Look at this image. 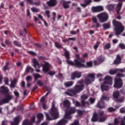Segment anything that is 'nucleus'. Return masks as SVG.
<instances>
[{"label":"nucleus","instance_id":"37","mask_svg":"<svg viewBox=\"0 0 125 125\" xmlns=\"http://www.w3.org/2000/svg\"><path fill=\"white\" fill-rule=\"evenodd\" d=\"M48 93H49V92L47 93L46 94L45 96L42 97L41 98V100H40L41 102H42V103L44 102V100H45V97H46V96H47L48 95Z\"/></svg>","mask_w":125,"mask_h":125},{"label":"nucleus","instance_id":"39","mask_svg":"<svg viewBox=\"0 0 125 125\" xmlns=\"http://www.w3.org/2000/svg\"><path fill=\"white\" fill-rule=\"evenodd\" d=\"M56 73V72H55V71H51L48 73V75H49L50 76H53L55 75Z\"/></svg>","mask_w":125,"mask_h":125},{"label":"nucleus","instance_id":"31","mask_svg":"<svg viewBox=\"0 0 125 125\" xmlns=\"http://www.w3.org/2000/svg\"><path fill=\"white\" fill-rule=\"evenodd\" d=\"M104 49H109V48H111V43H107L105 44V45L104 46Z\"/></svg>","mask_w":125,"mask_h":125},{"label":"nucleus","instance_id":"57","mask_svg":"<svg viewBox=\"0 0 125 125\" xmlns=\"http://www.w3.org/2000/svg\"><path fill=\"white\" fill-rule=\"evenodd\" d=\"M118 42H119V41L118 40H117V39H113L112 40V42L114 44L117 43Z\"/></svg>","mask_w":125,"mask_h":125},{"label":"nucleus","instance_id":"11","mask_svg":"<svg viewBox=\"0 0 125 125\" xmlns=\"http://www.w3.org/2000/svg\"><path fill=\"white\" fill-rule=\"evenodd\" d=\"M118 72H121V73H125V68L123 69L116 68L115 69H110L109 71V74L110 75H115L118 73Z\"/></svg>","mask_w":125,"mask_h":125},{"label":"nucleus","instance_id":"55","mask_svg":"<svg viewBox=\"0 0 125 125\" xmlns=\"http://www.w3.org/2000/svg\"><path fill=\"white\" fill-rule=\"evenodd\" d=\"M120 112L121 113H125V107H123L122 108H121Z\"/></svg>","mask_w":125,"mask_h":125},{"label":"nucleus","instance_id":"25","mask_svg":"<svg viewBox=\"0 0 125 125\" xmlns=\"http://www.w3.org/2000/svg\"><path fill=\"white\" fill-rule=\"evenodd\" d=\"M84 2L85 4H81V5L82 6V7H86L87 4H89V3L91 2V0H85Z\"/></svg>","mask_w":125,"mask_h":125},{"label":"nucleus","instance_id":"45","mask_svg":"<svg viewBox=\"0 0 125 125\" xmlns=\"http://www.w3.org/2000/svg\"><path fill=\"white\" fill-rule=\"evenodd\" d=\"M42 108H43V109H44V110H45V109H47V108H48V106H47L46 105V104H44V103H43V104H42Z\"/></svg>","mask_w":125,"mask_h":125},{"label":"nucleus","instance_id":"58","mask_svg":"<svg viewBox=\"0 0 125 125\" xmlns=\"http://www.w3.org/2000/svg\"><path fill=\"white\" fill-rule=\"evenodd\" d=\"M103 77V75L101 73H99L97 75V78H101Z\"/></svg>","mask_w":125,"mask_h":125},{"label":"nucleus","instance_id":"47","mask_svg":"<svg viewBox=\"0 0 125 125\" xmlns=\"http://www.w3.org/2000/svg\"><path fill=\"white\" fill-rule=\"evenodd\" d=\"M77 113L79 116H81V115H83V111L80 110H78Z\"/></svg>","mask_w":125,"mask_h":125},{"label":"nucleus","instance_id":"19","mask_svg":"<svg viewBox=\"0 0 125 125\" xmlns=\"http://www.w3.org/2000/svg\"><path fill=\"white\" fill-rule=\"evenodd\" d=\"M104 61V59L100 57L98 59L97 61H95L94 62V65H98V64H100V63H102V62H103Z\"/></svg>","mask_w":125,"mask_h":125},{"label":"nucleus","instance_id":"43","mask_svg":"<svg viewBox=\"0 0 125 125\" xmlns=\"http://www.w3.org/2000/svg\"><path fill=\"white\" fill-rule=\"evenodd\" d=\"M26 80L27 82H30V81H32V76H28L26 78Z\"/></svg>","mask_w":125,"mask_h":125},{"label":"nucleus","instance_id":"54","mask_svg":"<svg viewBox=\"0 0 125 125\" xmlns=\"http://www.w3.org/2000/svg\"><path fill=\"white\" fill-rule=\"evenodd\" d=\"M14 93L17 97H19V93L17 91H14Z\"/></svg>","mask_w":125,"mask_h":125},{"label":"nucleus","instance_id":"53","mask_svg":"<svg viewBox=\"0 0 125 125\" xmlns=\"http://www.w3.org/2000/svg\"><path fill=\"white\" fill-rule=\"evenodd\" d=\"M49 13H50L49 11H46L45 14L48 18L50 17V15L49 14Z\"/></svg>","mask_w":125,"mask_h":125},{"label":"nucleus","instance_id":"28","mask_svg":"<svg viewBox=\"0 0 125 125\" xmlns=\"http://www.w3.org/2000/svg\"><path fill=\"white\" fill-rule=\"evenodd\" d=\"M114 7H115V4H110L106 6V8L108 9V10L114 9Z\"/></svg>","mask_w":125,"mask_h":125},{"label":"nucleus","instance_id":"22","mask_svg":"<svg viewBox=\"0 0 125 125\" xmlns=\"http://www.w3.org/2000/svg\"><path fill=\"white\" fill-rule=\"evenodd\" d=\"M113 96L115 99H118L120 97V93L118 91L113 92Z\"/></svg>","mask_w":125,"mask_h":125},{"label":"nucleus","instance_id":"16","mask_svg":"<svg viewBox=\"0 0 125 125\" xmlns=\"http://www.w3.org/2000/svg\"><path fill=\"white\" fill-rule=\"evenodd\" d=\"M70 2L71 1H70L66 2V1L64 0H61V3H62L64 8H69L68 4H70Z\"/></svg>","mask_w":125,"mask_h":125},{"label":"nucleus","instance_id":"17","mask_svg":"<svg viewBox=\"0 0 125 125\" xmlns=\"http://www.w3.org/2000/svg\"><path fill=\"white\" fill-rule=\"evenodd\" d=\"M47 4L49 6H55L57 4V0H50L49 1L47 2Z\"/></svg>","mask_w":125,"mask_h":125},{"label":"nucleus","instance_id":"34","mask_svg":"<svg viewBox=\"0 0 125 125\" xmlns=\"http://www.w3.org/2000/svg\"><path fill=\"white\" fill-rule=\"evenodd\" d=\"M33 76L35 79V80H38V79H40L42 76L38 74H33Z\"/></svg>","mask_w":125,"mask_h":125},{"label":"nucleus","instance_id":"24","mask_svg":"<svg viewBox=\"0 0 125 125\" xmlns=\"http://www.w3.org/2000/svg\"><path fill=\"white\" fill-rule=\"evenodd\" d=\"M73 84H74V82L73 81H69L64 83V85L66 87H69V86H72Z\"/></svg>","mask_w":125,"mask_h":125},{"label":"nucleus","instance_id":"12","mask_svg":"<svg viewBox=\"0 0 125 125\" xmlns=\"http://www.w3.org/2000/svg\"><path fill=\"white\" fill-rule=\"evenodd\" d=\"M71 80H75L76 78L77 79H80L82 77V73L79 71H74L71 73Z\"/></svg>","mask_w":125,"mask_h":125},{"label":"nucleus","instance_id":"52","mask_svg":"<svg viewBox=\"0 0 125 125\" xmlns=\"http://www.w3.org/2000/svg\"><path fill=\"white\" fill-rule=\"evenodd\" d=\"M37 84H38V85H40V86H42V84H43V83H42V82L41 81H38L37 82Z\"/></svg>","mask_w":125,"mask_h":125},{"label":"nucleus","instance_id":"50","mask_svg":"<svg viewBox=\"0 0 125 125\" xmlns=\"http://www.w3.org/2000/svg\"><path fill=\"white\" fill-rule=\"evenodd\" d=\"M68 41H76V38H69L68 40H65V42H68Z\"/></svg>","mask_w":125,"mask_h":125},{"label":"nucleus","instance_id":"4","mask_svg":"<svg viewBox=\"0 0 125 125\" xmlns=\"http://www.w3.org/2000/svg\"><path fill=\"white\" fill-rule=\"evenodd\" d=\"M49 113L51 115V116H49V115L46 112H45L46 116V120L47 121H52V120H55L57 119L58 115V109L55 107V104L54 103H52V108L49 111Z\"/></svg>","mask_w":125,"mask_h":125},{"label":"nucleus","instance_id":"10","mask_svg":"<svg viewBox=\"0 0 125 125\" xmlns=\"http://www.w3.org/2000/svg\"><path fill=\"white\" fill-rule=\"evenodd\" d=\"M103 100H109V97H106L105 96H102V98L101 99V102L98 103V104H97V107H98V108H101V109L105 108V106H104V104L102 103V101H103Z\"/></svg>","mask_w":125,"mask_h":125},{"label":"nucleus","instance_id":"42","mask_svg":"<svg viewBox=\"0 0 125 125\" xmlns=\"http://www.w3.org/2000/svg\"><path fill=\"white\" fill-rule=\"evenodd\" d=\"M87 67H92V62H89L86 63Z\"/></svg>","mask_w":125,"mask_h":125},{"label":"nucleus","instance_id":"61","mask_svg":"<svg viewBox=\"0 0 125 125\" xmlns=\"http://www.w3.org/2000/svg\"><path fill=\"white\" fill-rule=\"evenodd\" d=\"M21 87H25V82L24 81L21 82Z\"/></svg>","mask_w":125,"mask_h":125},{"label":"nucleus","instance_id":"49","mask_svg":"<svg viewBox=\"0 0 125 125\" xmlns=\"http://www.w3.org/2000/svg\"><path fill=\"white\" fill-rule=\"evenodd\" d=\"M100 43L99 42H97L96 44H95L94 46V49H96L97 48H98V46H99Z\"/></svg>","mask_w":125,"mask_h":125},{"label":"nucleus","instance_id":"44","mask_svg":"<svg viewBox=\"0 0 125 125\" xmlns=\"http://www.w3.org/2000/svg\"><path fill=\"white\" fill-rule=\"evenodd\" d=\"M115 110L116 109L113 108V107H109L108 108V112H114Z\"/></svg>","mask_w":125,"mask_h":125},{"label":"nucleus","instance_id":"21","mask_svg":"<svg viewBox=\"0 0 125 125\" xmlns=\"http://www.w3.org/2000/svg\"><path fill=\"white\" fill-rule=\"evenodd\" d=\"M0 91L1 93H7L8 92V89L4 86H2L0 87Z\"/></svg>","mask_w":125,"mask_h":125},{"label":"nucleus","instance_id":"38","mask_svg":"<svg viewBox=\"0 0 125 125\" xmlns=\"http://www.w3.org/2000/svg\"><path fill=\"white\" fill-rule=\"evenodd\" d=\"M89 101L90 104H93V103H94V102H95V99L90 98L89 100Z\"/></svg>","mask_w":125,"mask_h":125},{"label":"nucleus","instance_id":"36","mask_svg":"<svg viewBox=\"0 0 125 125\" xmlns=\"http://www.w3.org/2000/svg\"><path fill=\"white\" fill-rule=\"evenodd\" d=\"M55 44L56 47H57V48H61V47H62V45H61L60 43L57 42H55Z\"/></svg>","mask_w":125,"mask_h":125},{"label":"nucleus","instance_id":"6","mask_svg":"<svg viewBox=\"0 0 125 125\" xmlns=\"http://www.w3.org/2000/svg\"><path fill=\"white\" fill-rule=\"evenodd\" d=\"M105 84H109V85H112L113 84V78L110 76L108 75L104 77V84L101 86L102 91H105V90H108L109 89V87Z\"/></svg>","mask_w":125,"mask_h":125},{"label":"nucleus","instance_id":"63","mask_svg":"<svg viewBox=\"0 0 125 125\" xmlns=\"http://www.w3.org/2000/svg\"><path fill=\"white\" fill-rule=\"evenodd\" d=\"M56 77L57 78H62V74H60L59 75H56Z\"/></svg>","mask_w":125,"mask_h":125},{"label":"nucleus","instance_id":"18","mask_svg":"<svg viewBox=\"0 0 125 125\" xmlns=\"http://www.w3.org/2000/svg\"><path fill=\"white\" fill-rule=\"evenodd\" d=\"M121 60L122 59H121V57L119 55H117L116 56V59L114 62V64H115V65L120 64V63H121Z\"/></svg>","mask_w":125,"mask_h":125},{"label":"nucleus","instance_id":"33","mask_svg":"<svg viewBox=\"0 0 125 125\" xmlns=\"http://www.w3.org/2000/svg\"><path fill=\"white\" fill-rule=\"evenodd\" d=\"M104 29H109L110 28V23H105L103 25Z\"/></svg>","mask_w":125,"mask_h":125},{"label":"nucleus","instance_id":"41","mask_svg":"<svg viewBox=\"0 0 125 125\" xmlns=\"http://www.w3.org/2000/svg\"><path fill=\"white\" fill-rule=\"evenodd\" d=\"M31 10L33 11V12H39V11H40L39 9H37L36 8H32Z\"/></svg>","mask_w":125,"mask_h":125},{"label":"nucleus","instance_id":"30","mask_svg":"<svg viewBox=\"0 0 125 125\" xmlns=\"http://www.w3.org/2000/svg\"><path fill=\"white\" fill-rule=\"evenodd\" d=\"M16 83H17V80H16V79H14L13 81H11V87H14Z\"/></svg>","mask_w":125,"mask_h":125},{"label":"nucleus","instance_id":"3","mask_svg":"<svg viewBox=\"0 0 125 125\" xmlns=\"http://www.w3.org/2000/svg\"><path fill=\"white\" fill-rule=\"evenodd\" d=\"M33 63V67L35 68L36 71L40 73L41 72V70L40 69H38L37 68H41L42 66V71L44 73H47L48 70H49L50 67H51V64H49V63L46 62H43L41 64L39 63V62L36 59H33L32 60Z\"/></svg>","mask_w":125,"mask_h":125},{"label":"nucleus","instance_id":"13","mask_svg":"<svg viewBox=\"0 0 125 125\" xmlns=\"http://www.w3.org/2000/svg\"><path fill=\"white\" fill-rule=\"evenodd\" d=\"M12 99V96L10 95H7L5 99H3L2 101H0V105L3 104V103H8V102L10 101Z\"/></svg>","mask_w":125,"mask_h":125},{"label":"nucleus","instance_id":"23","mask_svg":"<svg viewBox=\"0 0 125 125\" xmlns=\"http://www.w3.org/2000/svg\"><path fill=\"white\" fill-rule=\"evenodd\" d=\"M37 118L38 119V124H40V123H41V121H42V119H43V114H42V113H39L37 115Z\"/></svg>","mask_w":125,"mask_h":125},{"label":"nucleus","instance_id":"5","mask_svg":"<svg viewBox=\"0 0 125 125\" xmlns=\"http://www.w3.org/2000/svg\"><path fill=\"white\" fill-rule=\"evenodd\" d=\"M104 114V111L100 110L99 111V114L95 112L93 114V117L92 118V122H100L102 123L104 122V121L107 119V116L103 115Z\"/></svg>","mask_w":125,"mask_h":125},{"label":"nucleus","instance_id":"48","mask_svg":"<svg viewBox=\"0 0 125 125\" xmlns=\"http://www.w3.org/2000/svg\"><path fill=\"white\" fill-rule=\"evenodd\" d=\"M119 121H120L119 120V119L115 118L114 120V125H118V124H119Z\"/></svg>","mask_w":125,"mask_h":125},{"label":"nucleus","instance_id":"15","mask_svg":"<svg viewBox=\"0 0 125 125\" xmlns=\"http://www.w3.org/2000/svg\"><path fill=\"white\" fill-rule=\"evenodd\" d=\"M93 12H100V11H103L104 8L102 6H97L96 7H93L92 8Z\"/></svg>","mask_w":125,"mask_h":125},{"label":"nucleus","instance_id":"32","mask_svg":"<svg viewBox=\"0 0 125 125\" xmlns=\"http://www.w3.org/2000/svg\"><path fill=\"white\" fill-rule=\"evenodd\" d=\"M22 125H32V123H30L28 120H24L22 123Z\"/></svg>","mask_w":125,"mask_h":125},{"label":"nucleus","instance_id":"62","mask_svg":"<svg viewBox=\"0 0 125 125\" xmlns=\"http://www.w3.org/2000/svg\"><path fill=\"white\" fill-rule=\"evenodd\" d=\"M38 17L39 18H40L42 20V21H43V20H44L42 18V15H38Z\"/></svg>","mask_w":125,"mask_h":125},{"label":"nucleus","instance_id":"7","mask_svg":"<svg viewBox=\"0 0 125 125\" xmlns=\"http://www.w3.org/2000/svg\"><path fill=\"white\" fill-rule=\"evenodd\" d=\"M118 77L121 78H125V75L124 74L118 73L116 77L114 79V84L113 87L115 88H121L123 86V80Z\"/></svg>","mask_w":125,"mask_h":125},{"label":"nucleus","instance_id":"60","mask_svg":"<svg viewBox=\"0 0 125 125\" xmlns=\"http://www.w3.org/2000/svg\"><path fill=\"white\" fill-rule=\"evenodd\" d=\"M29 53L30 54H31L32 55H36V53H35L34 52H33L32 51H29Z\"/></svg>","mask_w":125,"mask_h":125},{"label":"nucleus","instance_id":"9","mask_svg":"<svg viewBox=\"0 0 125 125\" xmlns=\"http://www.w3.org/2000/svg\"><path fill=\"white\" fill-rule=\"evenodd\" d=\"M97 17L98 18L100 23H104V22H106L108 21L109 16L107 13L103 12L98 15Z\"/></svg>","mask_w":125,"mask_h":125},{"label":"nucleus","instance_id":"46","mask_svg":"<svg viewBox=\"0 0 125 125\" xmlns=\"http://www.w3.org/2000/svg\"><path fill=\"white\" fill-rule=\"evenodd\" d=\"M8 69V63H7L6 65H5L3 68V71H6Z\"/></svg>","mask_w":125,"mask_h":125},{"label":"nucleus","instance_id":"1","mask_svg":"<svg viewBox=\"0 0 125 125\" xmlns=\"http://www.w3.org/2000/svg\"><path fill=\"white\" fill-rule=\"evenodd\" d=\"M94 81H95V74L93 73L89 74L87 77L83 79V82L79 81L77 83V84L73 88V90L68 89H67V91H66L65 93L69 96H73V94L76 95V94L80 93L83 89V83H85V84H90Z\"/></svg>","mask_w":125,"mask_h":125},{"label":"nucleus","instance_id":"51","mask_svg":"<svg viewBox=\"0 0 125 125\" xmlns=\"http://www.w3.org/2000/svg\"><path fill=\"white\" fill-rule=\"evenodd\" d=\"M119 46H120V48H122V49H125V45L124 44H122V43L120 44Z\"/></svg>","mask_w":125,"mask_h":125},{"label":"nucleus","instance_id":"2","mask_svg":"<svg viewBox=\"0 0 125 125\" xmlns=\"http://www.w3.org/2000/svg\"><path fill=\"white\" fill-rule=\"evenodd\" d=\"M64 56L67 59V63L69 64V65H71V66H76L78 68H83V67H84V64H83L84 61L82 62V60H81V59L79 58L80 55L78 54L76 55V58L77 59L74 60V62L70 60H69V59H70V53H69V51L65 50L64 52Z\"/></svg>","mask_w":125,"mask_h":125},{"label":"nucleus","instance_id":"26","mask_svg":"<svg viewBox=\"0 0 125 125\" xmlns=\"http://www.w3.org/2000/svg\"><path fill=\"white\" fill-rule=\"evenodd\" d=\"M19 124V117H16L14 121L12 123V125H18Z\"/></svg>","mask_w":125,"mask_h":125},{"label":"nucleus","instance_id":"35","mask_svg":"<svg viewBox=\"0 0 125 125\" xmlns=\"http://www.w3.org/2000/svg\"><path fill=\"white\" fill-rule=\"evenodd\" d=\"M73 103H74V104H75V106H76L77 107H79V106L81 105L79 102L77 101H75L74 100H73Z\"/></svg>","mask_w":125,"mask_h":125},{"label":"nucleus","instance_id":"29","mask_svg":"<svg viewBox=\"0 0 125 125\" xmlns=\"http://www.w3.org/2000/svg\"><path fill=\"white\" fill-rule=\"evenodd\" d=\"M121 8H122V3H119L117 6V14H120V10H121Z\"/></svg>","mask_w":125,"mask_h":125},{"label":"nucleus","instance_id":"59","mask_svg":"<svg viewBox=\"0 0 125 125\" xmlns=\"http://www.w3.org/2000/svg\"><path fill=\"white\" fill-rule=\"evenodd\" d=\"M96 28H100V27H101V25H100L99 23L97 22L96 23Z\"/></svg>","mask_w":125,"mask_h":125},{"label":"nucleus","instance_id":"8","mask_svg":"<svg viewBox=\"0 0 125 125\" xmlns=\"http://www.w3.org/2000/svg\"><path fill=\"white\" fill-rule=\"evenodd\" d=\"M113 26L115 28L114 30L116 33V35H120L121 33L124 32V30H125V27L122 25V23L119 22V21H116V20L113 21Z\"/></svg>","mask_w":125,"mask_h":125},{"label":"nucleus","instance_id":"14","mask_svg":"<svg viewBox=\"0 0 125 125\" xmlns=\"http://www.w3.org/2000/svg\"><path fill=\"white\" fill-rule=\"evenodd\" d=\"M87 98H88V96L86 95H83L81 96V104L82 106H85V105H88L89 104L88 102H84V100H85V99H87Z\"/></svg>","mask_w":125,"mask_h":125},{"label":"nucleus","instance_id":"56","mask_svg":"<svg viewBox=\"0 0 125 125\" xmlns=\"http://www.w3.org/2000/svg\"><path fill=\"white\" fill-rule=\"evenodd\" d=\"M93 21L94 23H97V19H96V17H93Z\"/></svg>","mask_w":125,"mask_h":125},{"label":"nucleus","instance_id":"64","mask_svg":"<svg viewBox=\"0 0 125 125\" xmlns=\"http://www.w3.org/2000/svg\"><path fill=\"white\" fill-rule=\"evenodd\" d=\"M48 124L47 122H44L42 123L41 125H47Z\"/></svg>","mask_w":125,"mask_h":125},{"label":"nucleus","instance_id":"20","mask_svg":"<svg viewBox=\"0 0 125 125\" xmlns=\"http://www.w3.org/2000/svg\"><path fill=\"white\" fill-rule=\"evenodd\" d=\"M62 105H63L64 107H67L68 108V107H70V105H71V103H70V102L68 100H65L63 102V104H61V107H62Z\"/></svg>","mask_w":125,"mask_h":125},{"label":"nucleus","instance_id":"27","mask_svg":"<svg viewBox=\"0 0 125 125\" xmlns=\"http://www.w3.org/2000/svg\"><path fill=\"white\" fill-rule=\"evenodd\" d=\"M25 71L26 72H27V73H33V72H34V69H33V68L27 66L26 67Z\"/></svg>","mask_w":125,"mask_h":125},{"label":"nucleus","instance_id":"40","mask_svg":"<svg viewBox=\"0 0 125 125\" xmlns=\"http://www.w3.org/2000/svg\"><path fill=\"white\" fill-rule=\"evenodd\" d=\"M124 101H125V98L124 97H122L120 98L119 100H118L117 101V102H118V103H122L124 102Z\"/></svg>","mask_w":125,"mask_h":125}]
</instances>
